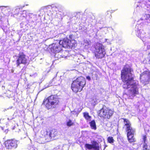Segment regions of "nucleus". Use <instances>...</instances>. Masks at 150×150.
Returning <instances> with one entry per match:
<instances>
[{
	"mask_svg": "<svg viewBox=\"0 0 150 150\" xmlns=\"http://www.w3.org/2000/svg\"><path fill=\"white\" fill-rule=\"evenodd\" d=\"M121 77L123 82V88L127 89L131 88L128 94L129 98L132 99L138 94V82L134 80L133 75L129 67H125L121 71Z\"/></svg>",
	"mask_w": 150,
	"mask_h": 150,
	"instance_id": "f257e3e1",
	"label": "nucleus"
},
{
	"mask_svg": "<svg viewBox=\"0 0 150 150\" xmlns=\"http://www.w3.org/2000/svg\"><path fill=\"white\" fill-rule=\"evenodd\" d=\"M61 136V132L55 129L47 131L46 130H42L39 134V142L40 143H44L53 139L59 138Z\"/></svg>",
	"mask_w": 150,
	"mask_h": 150,
	"instance_id": "f03ea898",
	"label": "nucleus"
},
{
	"mask_svg": "<svg viewBox=\"0 0 150 150\" xmlns=\"http://www.w3.org/2000/svg\"><path fill=\"white\" fill-rule=\"evenodd\" d=\"M85 84V78L83 77H79L73 81L72 84L71 89L75 92L80 91Z\"/></svg>",
	"mask_w": 150,
	"mask_h": 150,
	"instance_id": "7ed1b4c3",
	"label": "nucleus"
},
{
	"mask_svg": "<svg viewBox=\"0 0 150 150\" xmlns=\"http://www.w3.org/2000/svg\"><path fill=\"white\" fill-rule=\"evenodd\" d=\"M124 127L126 128V131L127 132V137L129 142H133L135 141L134 137V134L135 132V130L131 127V124L129 121L127 119H124Z\"/></svg>",
	"mask_w": 150,
	"mask_h": 150,
	"instance_id": "20e7f679",
	"label": "nucleus"
},
{
	"mask_svg": "<svg viewBox=\"0 0 150 150\" xmlns=\"http://www.w3.org/2000/svg\"><path fill=\"white\" fill-rule=\"evenodd\" d=\"M59 103L58 99L56 96L52 95L44 100L43 103L48 109L52 108H55Z\"/></svg>",
	"mask_w": 150,
	"mask_h": 150,
	"instance_id": "39448f33",
	"label": "nucleus"
},
{
	"mask_svg": "<svg viewBox=\"0 0 150 150\" xmlns=\"http://www.w3.org/2000/svg\"><path fill=\"white\" fill-rule=\"evenodd\" d=\"M95 48V55L96 58L101 59L104 57L106 52L104 46L102 44L97 43Z\"/></svg>",
	"mask_w": 150,
	"mask_h": 150,
	"instance_id": "423d86ee",
	"label": "nucleus"
},
{
	"mask_svg": "<svg viewBox=\"0 0 150 150\" xmlns=\"http://www.w3.org/2000/svg\"><path fill=\"white\" fill-rule=\"evenodd\" d=\"M113 114V111L111 109L106 108H103L99 111L100 117L105 119H109Z\"/></svg>",
	"mask_w": 150,
	"mask_h": 150,
	"instance_id": "0eeeda50",
	"label": "nucleus"
},
{
	"mask_svg": "<svg viewBox=\"0 0 150 150\" xmlns=\"http://www.w3.org/2000/svg\"><path fill=\"white\" fill-rule=\"evenodd\" d=\"M27 62L28 59L26 55L23 52H20L18 58L16 60V64L17 66L18 67L21 64H25L27 63Z\"/></svg>",
	"mask_w": 150,
	"mask_h": 150,
	"instance_id": "6e6552de",
	"label": "nucleus"
},
{
	"mask_svg": "<svg viewBox=\"0 0 150 150\" xmlns=\"http://www.w3.org/2000/svg\"><path fill=\"white\" fill-rule=\"evenodd\" d=\"M17 142L18 141L14 139H8L5 142L4 145L8 149L16 148L17 147Z\"/></svg>",
	"mask_w": 150,
	"mask_h": 150,
	"instance_id": "1a4fd4ad",
	"label": "nucleus"
},
{
	"mask_svg": "<svg viewBox=\"0 0 150 150\" xmlns=\"http://www.w3.org/2000/svg\"><path fill=\"white\" fill-rule=\"evenodd\" d=\"M140 26V25L138 24L136 25V35L137 36L140 38L143 42L145 41L146 38L145 37V34L144 31L142 30L141 31L140 29H138V28Z\"/></svg>",
	"mask_w": 150,
	"mask_h": 150,
	"instance_id": "9d476101",
	"label": "nucleus"
},
{
	"mask_svg": "<svg viewBox=\"0 0 150 150\" xmlns=\"http://www.w3.org/2000/svg\"><path fill=\"white\" fill-rule=\"evenodd\" d=\"M50 47L51 49L52 52L53 53L59 52L62 50V47L58 44H53L50 46Z\"/></svg>",
	"mask_w": 150,
	"mask_h": 150,
	"instance_id": "9b49d317",
	"label": "nucleus"
},
{
	"mask_svg": "<svg viewBox=\"0 0 150 150\" xmlns=\"http://www.w3.org/2000/svg\"><path fill=\"white\" fill-rule=\"evenodd\" d=\"M150 72L145 71L142 73L140 75V79L141 81H148L149 78Z\"/></svg>",
	"mask_w": 150,
	"mask_h": 150,
	"instance_id": "f8f14e48",
	"label": "nucleus"
},
{
	"mask_svg": "<svg viewBox=\"0 0 150 150\" xmlns=\"http://www.w3.org/2000/svg\"><path fill=\"white\" fill-rule=\"evenodd\" d=\"M69 40L67 38H65L62 40H60L59 42V45L62 47L68 48Z\"/></svg>",
	"mask_w": 150,
	"mask_h": 150,
	"instance_id": "ddd939ff",
	"label": "nucleus"
},
{
	"mask_svg": "<svg viewBox=\"0 0 150 150\" xmlns=\"http://www.w3.org/2000/svg\"><path fill=\"white\" fill-rule=\"evenodd\" d=\"M68 48H71L73 47H74L77 45L76 41L74 40H69Z\"/></svg>",
	"mask_w": 150,
	"mask_h": 150,
	"instance_id": "4468645a",
	"label": "nucleus"
},
{
	"mask_svg": "<svg viewBox=\"0 0 150 150\" xmlns=\"http://www.w3.org/2000/svg\"><path fill=\"white\" fill-rule=\"evenodd\" d=\"M92 145L93 149L96 150H99V146L98 143L96 141H93L92 142Z\"/></svg>",
	"mask_w": 150,
	"mask_h": 150,
	"instance_id": "2eb2a0df",
	"label": "nucleus"
},
{
	"mask_svg": "<svg viewBox=\"0 0 150 150\" xmlns=\"http://www.w3.org/2000/svg\"><path fill=\"white\" fill-rule=\"evenodd\" d=\"M84 43L83 45H84V47L86 49H88L91 46V42L90 41L88 40H85L84 41Z\"/></svg>",
	"mask_w": 150,
	"mask_h": 150,
	"instance_id": "dca6fc26",
	"label": "nucleus"
},
{
	"mask_svg": "<svg viewBox=\"0 0 150 150\" xmlns=\"http://www.w3.org/2000/svg\"><path fill=\"white\" fill-rule=\"evenodd\" d=\"M90 126L92 129L96 130V122L94 120L92 121L89 123Z\"/></svg>",
	"mask_w": 150,
	"mask_h": 150,
	"instance_id": "f3484780",
	"label": "nucleus"
},
{
	"mask_svg": "<svg viewBox=\"0 0 150 150\" xmlns=\"http://www.w3.org/2000/svg\"><path fill=\"white\" fill-rule=\"evenodd\" d=\"M54 54L53 55L54 56L55 58V60H57L59 58H60L62 56V54L60 52H55L54 53Z\"/></svg>",
	"mask_w": 150,
	"mask_h": 150,
	"instance_id": "a211bd4d",
	"label": "nucleus"
},
{
	"mask_svg": "<svg viewBox=\"0 0 150 150\" xmlns=\"http://www.w3.org/2000/svg\"><path fill=\"white\" fill-rule=\"evenodd\" d=\"M83 116L88 121H90L91 120V117L89 115V114L87 112H85L83 113Z\"/></svg>",
	"mask_w": 150,
	"mask_h": 150,
	"instance_id": "6ab92c4d",
	"label": "nucleus"
},
{
	"mask_svg": "<svg viewBox=\"0 0 150 150\" xmlns=\"http://www.w3.org/2000/svg\"><path fill=\"white\" fill-rule=\"evenodd\" d=\"M56 80H56V78H53V79L52 81V84H54V85L56 86L59 85L61 83V80L60 79H59L58 80V81H57V82H55V83L54 82L55 81H56Z\"/></svg>",
	"mask_w": 150,
	"mask_h": 150,
	"instance_id": "aec40b11",
	"label": "nucleus"
},
{
	"mask_svg": "<svg viewBox=\"0 0 150 150\" xmlns=\"http://www.w3.org/2000/svg\"><path fill=\"white\" fill-rule=\"evenodd\" d=\"M74 124V123L71 120H68L66 122V125L67 126L71 127Z\"/></svg>",
	"mask_w": 150,
	"mask_h": 150,
	"instance_id": "412c9836",
	"label": "nucleus"
},
{
	"mask_svg": "<svg viewBox=\"0 0 150 150\" xmlns=\"http://www.w3.org/2000/svg\"><path fill=\"white\" fill-rule=\"evenodd\" d=\"M150 16V13H149V14H146L144 16V17L141 18V19L142 20L144 19H149Z\"/></svg>",
	"mask_w": 150,
	"mask_h": 150,
	"instance_id": "4be33fe9",
	"label": "nucleus"
},
{
	"mask_svg": "<svg viewBox=\"0 0 150 150\" xmlns=\"http://www.w3.org/2000/svg\"><path fill=\"white\" fill-rule=\"evenodd\" d=\"M92 144H85V146L86 149H93V146Z\"/></svg>",
	"mask_w": 150,
	"mask_h": 150,
	"instance_id": "5701e85b",
	"label": "nucleus"
},
{
	"mask_svg": "<svg viewBox=\"0 0 150 150\" xmlns=\"http://www.w3.org/2000/svg\"><path fill=\"white\" fill-rule=\"evenodd\" d=\"M108 142L112 143L114 142V140L112 137H109L108 138Z\"/></svg>",
	"mask_w": 150,
	"mask_h": 150,
	"instance_id": "b1692460",
	"label": "nucleus"
},
{
	"mask_svg": "<svg viewBox=\"0 0 150 150\" xmlns=\"http://www.w3.org/2000/svg\"><path fill=\"white\" fill-rule=\"evenodd\" d=\"M143 148L144 150H146L147 149L148 146L146 143H144Z\"/></svg>",
	"mask_w": 150,
	"mask_h": 150,
	"instance_id": "393cba45",
	"label": "nucleus"
},
{
	"mask_svg": "<svg viewBox=\"0 0 150 150\" xmlns=\"http://www.w3.org/2000/svg\"><path fill=\"white\" fill-rule=\"evenodd\" d=\"M5 120L3 118H1L0 119V124H4L5 123Z\"/></svg>",
	"mask_w": 150,
	"mask_h": 150,
	"instance_id": "a878e982",
	"label": "nucleus"
},
{
	"mask_svg": "<svg viewBox=\"0 0 150 150\" xmlns=\"http://www.w3.org/2000/svg\"><path fill=\"white\" fill-rule=\"evenodd\" d=\"M146 135H144L143 136V140L144 141V143H146Z\"/></svg>",
	"mask_w": 150,
	"mask_h": 150,
	"instance_id": "bb28decb",
	"label": "nucleus"
},
{
	"mask_svg": "<svg viewBox=\"0 0 150 150\" xmlns=\"http://www.w3.org/2000/svg\"><path fill=\"white\" fill-rule=\"evenodd\" d=\"M42 12V14L41 15H39V16H42L43 14L44 13V10L43 9H41L40 11Z\"/></svg>",
	"mask_w": 150,
	"mask_h": 150,
	"instance_id": "cd10ccee",
	"label": "nucleus"
},
{
	"mask_svg": "<svg viewBox=\"0 0 150 150\" xmlns=\"http://www.w3.org/2000/svg\"><path fill=\"white\" fill-rule=\"evenodd\" d=\"M8 131V129H5V130L4 131V132L6 133H7Z\"/></svg>",
	"mask_w": 150,
	"mask_h": 150,
	"instance_id": "c85d7f7f",
	"label": "nucleus"
},
{
	"mask_svg": "<svg viewBox=\"0 0 150 150\" xmlns=\"http://www.w3.org/2000/svg\"><path fill=\"white\" fill-rule=\"evenodd\" d=\"M86 79L88 80H90L91 79V78L90 76H88L86 77Z\"/></svg>",
	"mask_w": 150,
	"mask_h": 150,
	"instance_id": "c756f323",
	"label": "nucleus"
},
{
	"mask_svg": "<svg viewBox=\"0 0 150 150\" xmlns=\"http://www.w3.org/2000/svg\"><path fill=\"white\" fill-rule=\"evenodd\" d=\"M71 113L72 114H75V113L76 114V112H75V111H73L71 112Z\"/></svg>",
	"mask_w": 150,
	"mask_h": 150,
	"instance_id": "7c9ffc66",
	"label": "nucleus"
},
{
	"mask_svg": "<svg viewBox=\"0 0 150 150\" xmlns=\"http://www.w3.org/2000/svg\"><path fill=\"white\" fill-rule=\"evenodd\" d=\"M108 44H110V42H107Z\"/></svg>",
	"mask_w": 150,
	"mask_h": 150,
	"instance_id": "2f4dec72",
	"label": "nucleus"
},
{
	"mask_svg": "<svg viewBox=\"0 0 150 150\" xmlns=\"http://www.w3.org/2000/svg\"><path fill=\"white\" fill-rule=\"evenodd\" d=\"M105 40L106 42H107V40H108V39H105Z\"/></svg>",
	"mask_w": 150,
	"mask_h": 150,
	"instance_id": "473e14b6",
	"label": "nucleus"
},
{
	"mask_svg": "<svg viewBox=\"0 0 150 150\" xmlns=\"http://www.w3.org/2000/svg\"><path fill=\"white\" fill-rule=\"evenodd\" d=\"M66 57H67L66 56L64 57V58H66ZM62 57H63V56H62Z\"/></svg>",
	"mask_w": 150,
	"mask_h": 150,
	"instance_id": "72a5a7b5",
	"label": "nucleus"
},
{
	"mask_svg": "<svg viewBox=\"0 0 150 150\" xmlns=\"http://www.w3.org/2000/svg\"><path fill=\"white\" fill-rule=\"evenodd\" d=\"M53 150H56V149L55 148H54V149Z\"/></svg>",
	"mask_w": 150,
	"mask_h": 150,
	"instance_id": "f704fd0d",
	"label": "nucleus"
}]
</instances>
